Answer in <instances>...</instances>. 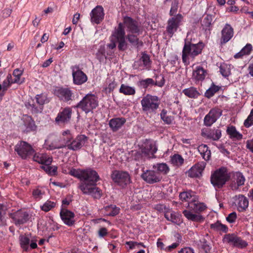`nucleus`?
<instances>
[{
  "label": "nucleus",
  "instance_id": "6e6d98bb",
  "mask_svg": "<svg viewBox=\"0 0 253 253\" xmlns=\"http://www.w3.org/2000/svg\"><path fill=\"white\" fill-rule=\"evenodd\" d=\"M219 90V87L214 84H213L211 87H210L205 92V96L210 98L213 96L214 94Z\"/></svg>",
  "mask_w": 253,
  "mask_h": 253
},
{
  "label": "nucleus",
  "instance_id": "9b49d317",
  "mask_svg": "<svg viewBox=\"0 0 253 253\" xmlns=\"http://www.w3.org/2000/svg\"><path fill=\"white\" fill-rule=\"evenodd\" d=\"M15 151L22 158L26 159L34 153V149L31 146L25 141H21L15 147Z\"/></svg>",
  "mask_w": 253,
  "mask_h": 253
},
{
  "label": "nucleus",
  "instance_id": "a19ab883",
  "mask_svg": "<svg viewBox=\"0 0 253 253\" xmlns=\"http://www.w3.org/2000/svg\"><path fill=\"white\" fill-rule=\"evenodd\" d=\"M182 92L185 95L191 98H196L200 95L197 88L193 86L183 89Z\"/></svg>",
  "mask_w": 253,
  "mask_h": 253
},
{
  "label": "nucleus",
  "instance_id": "e2e57ef3",
  "mask_svg": "<svg viewBox=\"0 0 253 253\" xmlns=\"http://www.w3.org/2000/svg\"><path fill=\"white\" fill-rule=\"evenodd\" d=\"M212 18L211 15H207L204 18L202 25L206 27H209L212 23Z\"/></svg>",
  "mask_w": 253,
  "mask_h": 253
},
{
  "label": "nucleus",
  "instance_id": "6e6552de",
  "mask_svg": "<svg viewBox=\"0 0 253 253\" xmlns=\"http://www.w3.org/2000/svg\"><path fill=\"white\" fill-rule=\"evenodd\" d=\"M224 242L232 245L233 247L243 249L248 246V243L234 234H228L224 236L223 239Z\"/></svg>",
  "mask_w": 253,
  "mask_h": 253
},
{
  "label": "nucleus",
  "instance_id": "79ce46f5",
  "mask_svg": "<svg viewBox=\"0 0 253 253\" xmlns=\"http://www.w3.org/2000/svg\"><path fill=\"white\" fill-rule=\"evenodd\" d=\"M153 168L156 169L160 174H167L169 171V167L166 163H157L153 166Z\"/></svg>",
  "mask_w": 253,
  "mask_h": 253
},
{
  "label": "nucleus",
  "instance_id": "5fc2aeb1",
  "mask_svg": "<svg viewBox=\"0 0 253 253\" xmlns=\"http://www.w3.org/2000/svg\"><path fill=\"white\" fill-rule=\"evenodd\" d=\"M220 72L224 77L229 76L231 74V66L225 63H222L220 65Z\"/></svg>",
  "mask_w": 253,
  "mask_h": 253
},
{
  "label": "nucleus",
  "instance_id": "4be33fe9",
  "mask_svg": "<svg viewBox=\"0 0 253 253\" xmlns=\"http://www.w3.org/2000/svg\"><path fill=\"white\" fill-rule=\"evenodd\" d=\"M19 242L21 247L25 252L29 251V246L32 249H36L38 247L36 242L32 240L30 243V238L28 235H20L19 237Z\"/></svg>",
  "mask_w": 253,
  "mask_h": 253
},
{
  "label": "nucleus",
  "instance_id": "2eb2a0df",
  "mask_svg": "<svg viewBox=\"0 0 253 253\" xmlns=\"http://www.w3.org/2000/svg\"><path fill=\"white\" fill-rule=\"evenodd\" d=\"M222 111L218 108L211 109L206 115L204 119V123L206 126H210L214 123L221 116Z\"/></svg>",
  "mask_w": 253,
  "mask_h": 253
},
{
  "label": "nucleus",
  "instance_id": "412c9836",
  "mask_svg": "<svg viewBox=\"0 0 253 253\" xmlns=\"http://www.w3.org/2000/svg\"><path fill=\"white\" fill-rule=\"evenodd\" d=\"M54 94L60 100L67 102L72 100L73 92L68 88L58 87L54 90Z\"/></svg>",
  "mask_w": 253,
  "mask_h": 253
},
{
  "label": "nucleus",
  "instance_id": "7c9ffc66",
  "mask_svg": "<svg viewBox=\"0 0 253 253\" xmlns=\"http://www.w3.org/2000/svg\"><path fill=\"white\" fill-rule=\"evenodd\" d=\"M187 207L190 211L195 213L202 212L206 208V206L203 203L199 202L196 200V198L188 203Z\"/></svg>",
  "mask_w": 253,
  "mask_h": 253
},
{
  "label": "nucleus",
  "instance_id": "f03ea898",
  "mask_svg": "<svg viewBox=\"0 0 253 253\" xmlns=\"http://www.w3.org/2000/svg\"><path fill=\"white\" fill-rule=\"evenodd\" d=\"M205 46L204 43L200 42L194 43L192 41H185V43L182 51V59L185 65L189 64V59L193 60L195 57L202 53Z\"/></svg>",
  "mask_w": 253,
  "mask_h": 253
},
{
  "label": "nucleus",
  "instance_id": "de8ad7c7",
  "mask_svg": "<svg viewBox=\"0 0 253 253\" xmlns=\"http://www.w3.org/2000/svg\"><path fill=\"white\" fill-rule=\"evenodd\" d=\"M210 227L211 229L216 231H222L226 233L228 231V227L227 226L224 224H222L218 221L213 224H211Z\"/></svg>",
  "mask_w": 253,
  "mask_h": 253
},
{
  "label": "nucleus",
  "instance_id": "473e14b6",
  "mask_svg": "<svg viewBox=\"0 0 253 253\" xmlns=\"http://www.w3.org/2000/svg\"><path fill=\"white\" fill-rule=\"evenodd\" d=\"M207 74V71L201 66H197L192 73L193 79L196 81H203Z\"/></svg>",
  "mask_w": 253,
  "mask_h": 253
},
{
  "label": "nucleus",
  "instance_id": "ddd939ff",
  "mask_svg": "<svg viewBox=\"0 0 253 253\" xmlns=\"http://www.w3.org/2000/svg\"><path fill=\"white\" fill-rule=\"evenodd\" d=\"M73 83L77 85H81L85 83L87 80V76L78 66L75 65L71 67Z\"/></svg>",
  "mask_w": 253,
  "mask_h": 253
},
{
  "label": "nucleus",
  "instance_id": "774afa93",
  "mask_svg": "<svg viewBox=\"0 0 253 253\" xmlns=\"http://www.w3.org/2000/svg\"><path fill=\"white\" fill-rule=\"evenodd\" d=\"M237 218V214L235 212H232L226 217V220L229 223H233Z\"/></svg>",
  "mask_w": 253,
  "mask_h": 253
},
{
  "label": "nucleus",
  "instance_id": "aec40b11",
  "mask_svg": "<svg viewBox=\"0 0 253 253\" xmlns=\"http://www.w3.org/2000/svg\"><path fill=\"white\" fill-rule=\"evenodd\" d=\"M72 114V109L70 107H66L58 114L55 118V122L59 125L67 123L71 118Z\"/></svg>",
  "mask_w": 253,
  "mask_h": 253
},
{
  "label": "nucleus",
  "instance_id": "7ed1b4c3",
  "mask_svg": "<svg viewBox=\"0 0 253 253\" xmlns=\"http://www.w3.org/2000/svg\"><path fill=\"white\" fill-rule=\"evenodd\" d=\"M231 175L225 167H221L211 174V182L216 188H221L229 180Z\"/></svg>",
  "mask_w": 253,
  "mask_h": 253
},
{
  "label": "nucleus",
  "instance_id": "3c124183",
  "mask_svg": "<svg viewBox=\"0 0 253 253\" xmlns=\"http://www.w3.org/2000/svg\"><path fill=\"white\" fill-rule=\"evenodd\" d=\"M23 73V70L18 68L13 71V75L15 77L14 79H15V82H16V84H21L24 82V78H21Z\"/></svg>",
  "mask_w": 253,
  "mask_h": 253
},
{
  "label": "nucleus",
  "instance_id": "69168bd1",
  "mask_svg": "<svg viewBox=\"0 0 253 253\" xmlns=\"http://www.w3.org/2000/svg\"><path fill=\"white\" fill-rule=\"evenodd\" d=\"M105 49L104 47H101L98 51V52L96 53V55L97 57V58L101 61V60H103L104 57H105Z\"/></svg>",
  "mask_w": 253,
  "mask_h": 253
},
{
  "label": "nucleus",
  "instance_id": "f257e3e1",
  "mask_svg": "<svg viewBox=\"0 0 253 253\" xmlns=\"http://www.w3.org/2000/svg\"><path fill=\"white\" fill-rule=\"evenodd\" d=\"M99 179V176L95 170L91 169H84L78 188L83 194L90 195L94 199H99L102 196V191L96 187V182Z\"/></svg>",
  "mask_w": 253,
  "mask_h": 253
},
{
  "label": "nucleus",
  "instance_id": "58836bf2",
  "mask_svg": "<svg viewBox=\"0 0 253 253\" xmlns=\"http://www.w3.org/2000/svg\"><path fill=\"white\" fill-rule=\"evenodd\" d=\"M226 131L231 139L241 140L243 138V135L238 132L236 127L233 126H228Z\"/></svg>",
  "mask_w": 253,
  "mask_h": 253
},
{
  "label": "nucleus",
  "instance_id": "09e8293b",
  "mask_svg": "<svg viewBox=\"0 0 253 253\" xmlns=\"http://www.w3.org/2000/svg\"><path fill=\"white\" fill-rule=\"evenodd\" d=\"M252 50V45L250 43H248L239 52L234 55V57L235 58H238L242 57L244 55H249L250 54Z\"/></svg>",
  "mask_w": 253,
  "mask_h": 253
},
{
  "label": "nucleus",
  "instance_id": "ea45409f",
  "mask_svg": "<svg viewBox=\"0 0 253 253\" xmlns=\"http://www.w3.org/2000/svg\"><path fill=\"white\" fill-rule=\"evenodd\" d=\"M170 162L173 166L179 167L184 164V160L181 155L175 154L170 157Z\"/></svg>",
  "mask_w": 253,
  "mask_h": 253
},
{
  "label": "nucleus",
  "instance_id": "dca6fc26",
  "mask_svg": "<svg viewBox=\"0 0 253 253\" xmlns=\"http://www.w3.org/2000/svg\"><path fill=\"white\" fill-rule=\"evenodd\" d=\"M142 178L149 184H153L161 181V174L153 170H146L141 174Z\"/></svg>",
  "mask_w": 253,
  "mask_h": 253
},
{
  "label": "nucleus",
  "instance_id": "e433bc0d",
  "mask_svg": "<svg viewBox=\"0 0 253 253\" xmlns=\"http://www.w3.org/2000/svg\"><path fill=\"white\" fill-rule=\"evenodd\" d=\"M198 150L202 158L206 161L210 160L211 156V150L206 144H201L199 146Z\"/></svg>",
  "mask_w": 253,
  "mask_h": 253
},
{
  "label": "nucleus",
  "instance_id": "72a5a7b5",
  "mask_svg": "<svg viewBox=\"0 0 253 253\" xmlns=\"http://www.w3.org/2000/svg\"><path fill=\"white\" fill-rule=\"evenodd\" d=\"M23 125L25 127V131L27 132L34 131L36 128L35 121L31 116L28 115L24 116Z\"/></svg>",
  "mask_w": 253,
  "mask_h": 253
},
{
  "label": "nucleus",
  "instance_id": "2f4dec72",
  "mask_svg": "<svg viewBox=\"0 0 253 253\" xmlns=\"http://www.w3.org/2000/svg\"><path fill=\"white\" fill-rule=\"evenodd\" d=\"M124 118H116L110 120L109 125L113 131L118 130L126 123Z\"/></svg>",
  "mask_w": 253,
  "mask_h": 253
},
{
  "label": "nucleus",
  "instance_id": "a878e982",
  "mask_svg": "<svg viewBox=\"0 0 253 253\" xmlns=\"http://www.w3.org/2000/svg\"><path fill=\"white\" fill-rule=\"evenodd\" d=\"M234 35V30L229 24H226L224 27L221 31V37L220 42L221 44H225L229 41Z\"/></svg>",
  "mask_w": 253,
  "mask_h": 253
},
{
  "label": "nucleus",
  "instance_id": "338daca9",
  "mask_svg": "<svg viewBox=\"0 0 253 253\" xmlns=\"http://www.w3.org/2000/svg\"><path fill=\"white\" fill-rule=\"evenodd\" d=\"M134 159L137 161H145V159H147L144 157L143 154L142 152V149L140 148V151H137L135 153Z\"/></svg>",
  "mask_w": 253,
  "mask_h": 253
},
{
  "label": "nucleus",
  "instance_id": "f704fd0d",
  "mask_svg": "<svg viewBox=\"0 0 253 253\" xmlns=\"http://www.w3.org/2000/svg\"><path fill=\"white\" fill-rule=\"evenodd\" d=\"M33 160L39 164H51L52 161V157L44 154H36L33 157Z\"/></svg>",
  "mask_w": 253,
  "mask_h": 253
},
{
  "label": "nucleus",
  "instance_id": "4c0bfd02",
  "mask_svg": "<svg viewBox=\"0 0 253 253\" xmlns=\"http://www.w3.org/2000/svg\"><path fill=\"white\" fill-rule=\"evenodd\" d=\"M137 35L135 34H128L126 36V39L133 46L138 48L141 47L143 43L142 41H139L137 38Z\"/></svg>",
  "mask_w": 253,
  "mask_h": 253
},
{
  "label": "nucleus",
  "instance_id": "4d7b16f0",
  "mask_svg": "<svg viewBox=\"0 0 253 253\" xmlns=\"http://www.w3.org/2000/svg\"><path fill=\"white\" fill-rule=\"evenodd\" d=\"M83 170L84 169L72 168L69 170L68 173L71 175L74 176L81 180Z\"/></svg>",
  "mask_w": 253,
  "mask_h": 253
},
{
  "label": "nucleus",
  "instance_id": "13d9d810",
  "mask_svg": "<svg viewBox=\"0 0 253 253\" xmlns=\"http://www.w3.org/2000/svg\"><path fill=\"white\" fill-rule=\"evenodd\" d=\"M56 203L51 201H47L42 207V210L45 212H47L55 207Z\"/></svg>",
  "mask_w": 253,
  "mask_h": 253
},
{
  "label": "nucleus",
  "instance_id": "c9c22d12",
  "mask_svg": "<svg viewBox=\"0 0 253 253\" xmlns=\"http://www.w3.org/2000/svg\"><path fill=\"white\" fill-rule=\"evenodd\" d=\"M183 214L188 219L195 222H201L203 220L204 218L199 214L193 213L192 211L184 210Z\"/></svg>",
  "mask_w": 253,
  "mask_h": 253
},
{
  "label": "nucleus",
  "instance_id": "a18cd8bd",
  "mask_svg": "<svg viewBox=\"0 0 253 253\" xmlns=\"http://www.w3.org/2000/svg\"><path fill=\"white\" fill-rule=\"evenodd\" d=\"M180 215L175 212H167L165 214V217L167 220L176 224L180 222Z\"/></svg>",
  "mask_w": 253,
  "mask_h": 253
},
{
  "label": "nucleus",
  "instance_id": "39448f33",
  "mask_svg": "<svg viewBox=\"0 0 253 253\" xmlns=\"http://www.w3.org/2000/svg\"><path fill=\"white\" fill-rule=\"evenodd\" d=\"M141 104L143 111L154 112L159 108L160 102L157 96L147 94L141 100Z\"/></svg>",
  "mask_w": 253,
  "mask_h": 253
},
{
  "label": "nucleus",
  "instance_id": "cd10ccee",
  "mask_svg": "<svg viewBox=\"0 0 253 253\" xmlns=\"http://www.w3.org/2000/svg\"><path fill=\"white\" fill-rule=\"evenodd\" d=\"M14 223L16 225L23 224L28 220L29 214L26 212L17 211L11 215Z\"/></svg>",
  "mask_w": 253,
  "mask_h": 253
},
{
  "label": "nucleus",
  "instance_id": "5701e85b",
  "mask_svg": "<svg viewBox=\"0 0 253 253\" xmlns=\"http://www.w3.org/2000/svg\"><path fill=\"white\" fill-rule=\"evenodd\" d=\"M60 215L62 221L66 225L72 226L75 224V214L72 211L63 209L60 211Z\"/></svg>",
  "mask_w": 253,
  "mask_h": 253
},
{
  "label": "nucleus",
  "instance_id": "9d476101",
  "mask_svg": "<svg viewBox=\"0 0 253 253\" xmlns=\"http://www.w3.org/2000/svg\"><path fill=\"white\" fill-rule=\"evenodd\" d=\"M123 24L129 34L139 35L142 32V29L138 25V22L130 17L126 16L124 18Z\"/></svg>",
  "mask_w": 253,
  "mask_h": 253
},
{
  "label": "nucleus",
  "instance_id": "393cba45",
  "mask_svg": "<svg viewBox=\"0 0 253 253\" xmlns=\"http://www.w3.org/2000/svg\"><path fill=\"white\" fill-rule=\"evenodd\" d=\"M201 135L205 138L211 139L216 141L220 139L221 136V131L219 129L213 128L212 129H203Z\"/></svg>",
  "mask_w": 253,
  "mask_h": 253
},
{
  "label": "nucleus",
  "instance_id": "bb28decb",
  "mask_svg": "<svg viewBox=\"0 0 253 253\" xmlns=\"http://www.w3.org/2000/svg\"><path fill=\"white\" fill-rule=\"evenodd\" d=\"M235 203L239 211H244L249 206L248 199L244 195L240 194L234 197Z\"/></svg>",
  "mask_w": 253,
  "mask_h": 253
},
{
  "label": "nucleus",
  "instance_id": "6ab92c4d",
  "mask_svg": "<svg viewBox=\"0 0 253 253\" xmlns=\"http://www.w3.org/2000/svg\"><path fill=\"white\" fill-rule=\"evenodd\" d=\"M206 166V163L204 162L197 163L186 172V174L190 177H199L202 175V172Z\"/></svg>",
  "mask_w": 253,
  "mask_h": 253
},
{
  "label": "nucleus",
  "instance_id": "864d4df0",
  "mask_svg": "<svg viewBox=\"0 0 253 253\" xmlns=\"http://www.w3.org/2000/svg\"><path fill=\"white\" fill-rule=\"evenodd\" d=\"M42 168L50 175H55L57 174V167L50 166V164H45L42 166Z\"/></svg>",
  "mask_w": 253,
  "mask_h": 253
},
{
  "label": "nucleus",
  "instance_id": "4468645a",
  "mask_svg": "<svg viewBox=\"0 0 253 253\" xmlns=\"http://www.w3.org/2000/svg\"><path fill=\"white\" fill-rule=\"evenodd\" d=\"M87 140V137L85 135H78L76 138H72L67 148L74 151L79 150L84 145Z\"/></svg>",
  "mask_w": 253,
  "mask_h": 253
},
{
  "label": "nucleus",
  "instance_id": "f3484780",
  "mask_svg": "<svg viewBox=\"0 0 253 253\" xmlns=\"http://www.w3.org/2000/svg\"><path fill=\"white\" fill-rule=\"evenodd\" d=\"M245 177L240 172H236L232 176L230 187L232 190H237L239 187L245 184Z\"/></svg>",
  "mask_w": 253,
  "mask_h": 253
},
{
  "label": "nucleus",
  "instance_id": "b1692460",
  "mask_svg": "<svg viewBox=\"0 0 253 253\" xmlns=\"http://www.w3.org/2000/svg\"><path fill=\"white\" fill-rule=\"evenodd\" d=\"M24 104L26 108L34 115L41 113L43 110L42 107L37 104L36 101L33 98H29L27 101L25 102Z\"/></svg>",
  "mask_w": 253,
  "mask_h": 253
},
{
  "label": "nucleus",
  "instance_id": "c85d7f7f",
  "mask_svg": "<svg viewBox=\"0 0 253 253\" xmlns=\"http://www.w3.org/2000/svg\"><path fill=\"white\" fill-rule=\"evenodd\" d=\"M73 137L70 130H67L64 131L60 136L59 141L60 143L59 145V147H57V148L67 147V145L70 144Z\"/></svg>",
  "mask_w": 253,
  "mask_h": 253
},
{
  "label": "nucleus",
  "instance_id": "c756f323",
  "mask_svg": "<svg viewBox=\"0 0 253 253\" xmlns=\"http://www.w3.org/2000/svg\"><path fill=\"white\" fill-rule=\"evenodd\" d=\"M135 66L143 67V69H149L151 67V61L150 56L145 52L142 53L141 57L134 63Z\"/></svg>",
  "mask_w": 253,
  "mask_h": 253
},
{
  "label": "nucleus",
  "instance_id": "8fccbe9b",
  "mask_svg": "<svg viewBox=\"0 0 253 253\" xmlns=\"http://www.w3.org/2000/svg\"><path fill=\"white\" fill-rule=\"evenodd\" d=\"M37 104H38L42 109H43V105L49 102V100L46 95L43 94H37L35 97Z\"/></svg>",
  "mask_w": 253,
  "mask_h": 253
},
{
  "label": "nucleus",
  "instance_id": "49530a36",
  "mask_svg": "<svg viewBox=\"0 0 253 253\" xmlns=\"http://www.w3.org/2000/svg\"><path fill=\"white\" fill-rule=\"evenodd\" d=\"M161 119L165 124L167 125L171 124L174 120V117L168 115V112L165 109H163L160 113Z\"/></svg>",
  "mask_w": 253,
  "mask_h": 253
},
{
  "label": "nucleus",
  "instance_id": "603ef678",
  "mask_svg": "<svg viewBox=\"0 0 253 253\" xmlns=\"http://www.w3.org/2000/svg\"><path fill=\"white\" fill-rule=\"evenodd\" d=\"M154 84L155 81L151 78L140 80L137 83L138 85L145 89L150 86L154 85Z\"/></svg>",
  "mask_w": 253,
  "mask_h": 253
},
{
  "label": "nucleus",
  "instance_id": "423d86ee",
  "mask_svg": "<svg viewBox=\"0 0 253 253\" xmlns=\"http://www.w3.org/2000/svg\"><path fill=\"white\" fill-rule=\"evenodd\" d=\"M112 37L118 42V47L120 50L124 51L127 48V43L125 40V31L123 24L120 23L112 34Z\"/></svg>",
  "mask_w": 253,
  "mask_h": 253
},
{
  "label": "nucleus",
  "instance_id": "f8f14e48",
  "mask_svg": "<svg viewBox=\"0 0 253 253\" xmlns=\"http://www.w3.org/2000/svg\"><path fill=\"white\" fill-rule=\"evenodd\" d=\"M182 18V15L178 14L175 16L169 19L167 26V32L170 37H171L177 31Z\"/></svg>",
  "mask_w": 253,
  "mask_h": 253
},
{
  "label": "nucleus",
  "instance_id": "c03bdc74",
  "mask_svg": "<svg viewBox=\"0 0 253 253\" xmlns=\"http://www.w3.org/2000/svg\"><path fill=\"white\" fill-rule=\"evenodd\" d=\"M179 198L182 202H187L188 203L196 197L192 191H185L180 193Z\"/></svg>",
  "mask_w": 253,
  "mask_h": 253
},
{
  "label": "nucleus",
  "instance_id": "20e7f679",
  "mask_svg": "<svg viewBox=\"0 0 253 253\" xmlns=\"http://www.w3.org/2000/svg\"><path fill=\"white\" fill-rule=\"evenodd\" d=\"M98 105V98L94 94L88 93L75 106L79 108L86 114L95 109Z\"/></svg>",
  "mask_w": 253,
  "mask_h": 253
},
{
  "label": "nucleus",
  "instance_id": "052dcab7",
  "mask_svg": "<svg viewBox=\"0 0 253 253\" xmlns=\"http://www.w3.org/2000/svg\"><path fill=\"white\" fill-rule=\"evenodd\" d=\"M44 194V191L39 188L34 189L32 192V195L34 198L39 200L41 199Z\"/></svg>",
  "mask_w": 253,
  "mask_h": 253
},
{
  "label": "nucleus",
  "instance_id": "bf43d9fd",
  "mask_svg": "<svg viewBox=\"0 0 253 253\" xmlns=\"http://www.w3.org/2000/svg\"><path fill=\"white\" fill-rule=\"evenodd\" d=\"M244 125L247 128H248L253 125V109L251 110L249 115L245 120Z\"/></svg>",
  "mask_w": 253,
  "mask_h": 253
},
{
  "label": "nucleus",
  "instance_id": "1a4fd4ad",
  "mask_svg": "<svg viewBox=\"0 0 253 253\" xmlns=\"http://www.w3.org/2000/svg\"><path fill=\"white\" fill-rule=\"evenodd\" d=\"M141 149L144 157L147 159L155 158V154L158 150V147L155 142L147 140Z\"/></svg>",
  "mask_w": 253,
  "mask_h": 253
},
{
  "label": "nucleus",
  "instance_id": "37998d69",
  "mask_svg": "<svg viewBox=\"0 0 253 253\" xmlns=\"http://www.w3.org/2000/svg\"><path fill=\"white\" fill-rule=\"evenodd\" d=\"M119 92L126 95H133L135 93V89L134 87L122 84L119 89Z\"/></svg>",
  "mask_w": 253,
  "mask_h": 253
},
{
  "label": "nucleus",
  "instance_id": "0eeeda50",
  "mask_svg": "<svg viewBox=\"0 0 253 253\" xmlns=\"http://www.w3.org/2000/svg\"><path fill=\"white\" fill-rule=\"evenodd\" d=\"M111 178L114 183L124 188L130 183V177L128 172L124 171L114 170L111 174Z\"/></svg>",
  "mask_w": 253,
  "mask_h": 253
},
{
  "label": "nucleus",
  "instance_id": "a211bd4d",
  "mask_svg": "<svg viewBox=\"0 0 253 253\" xmlns=\"http://www.w3.org/2000/svg\"><path fill=\"white\" fill-rule=\"evenodd\" d=\"M104 12L101 5H97L94 8L90 13V21L92 23L100 24L104 19Z\"/></svg>",
  "mask_w": 253,
  "mask_h": 253
},
{
  "label": "nucleus",
  "instance_id": "680f3d73",
  "mask_svg": "<svg viewBox=\"0 0 253 253\" xmlns=\"http://www.w3.org/2000/svg\"><path fill=\"white\" fill-rule=\"evenodd\" d=\"M201 246L202 249L204 250L206 253H209L211 250V247L208 244L207 241L205 238L200 240Z\"/></svg>",
  "mask_w": 253,
  "mask_h": 253
},
{
  "label": "nucleus",
  "instance_id": "0e129e2a",
  "mask_svg": "<svg viewBox=\"0 0 253 253\" xmlns=\"http://www.w3.org/2000/svg\"><path fill=\"white\" fill-rule=\"evenodd\" d=\"M178 5V1L177 0H174L171 3V6L169 11V15L170 16L173 15L177 12Z\"/></svg>",
  "mask_w": 253,
  "mask_h": 253
}]
</instances>
